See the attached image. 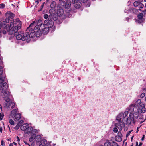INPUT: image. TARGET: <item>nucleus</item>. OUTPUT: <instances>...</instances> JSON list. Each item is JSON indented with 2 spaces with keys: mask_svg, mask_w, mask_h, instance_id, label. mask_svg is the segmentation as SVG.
Returning <instances> with one entry per match:
<instances>
[{
  "mask_svg": "<svg viewBox=\"0 0 146 146\" xmlns=\"http://www.w3.org/2000/svg\"><path fill=\"white\" fill-rule=\"evenodd\" d=\"M10 24L11 29L8 32L10 35H12L13 33L14 35L21 28V24L19 19H15L13 22H11Z\"/></svg>",
  "mask_w": 146,
  "mask_h": 146,
  "instance_id": "obj_1",
  "label": "nucleus"
},
{
  "mask_svg": "<svg viewBox=\"0 0 146 146\" xmlns=\"http://www.w3.org/2000/svg\"><path fill=\"white\" fill-rule=\"evenodd\" d=\"M64 11L63 9H60L58 11V14L53 13L50 14L49 15V19L50 20L52 19V21H56V23L58 24L61 23L62 21V19H61L64 16L63 15Z\"/></svg>",
  "mask_w": 146,
  "mask_h": 146,
  "instance_id": "obj_2",
  "label": "nucleus"
},
{
  "mask_svg": "<svg viewBox=\"0 0 146 146\" xmlns=\"http://www.w3.org/2000/svg\"><path fill=\"white\" fill-rule=\"evenodd\" d=\"M37 25V26H39L40 27L41 29H42L43 27H45L44 23H42V21L40 20H39L37 22H35L34 21H33V22L31 23L29 26L27 28V31H32L33 30V28L35 25Z\"/></svg>",
  "mask_w": 146,
  "mask_h": 146,
  "instance_id": "obj_3",
  "label": "nucleus"
},
{
  "mask_svg": "<svg viewBox=\"0 0 146 146\" xmlns=\"http://www.w3.org/2000/svg\"><path fill=\"white\" fill-rule=\"evenodd\" d=\"M123 113H121L119 114L117 117L116 120H117L119 123L115 124V125L116 127H118L119 125V127H118L119 129L121 131L122 129L125 127V124L124 122L122 121L121 118L122 116Z\"/></svg>",
  "mask_w": 146,
  "mask_h": 146,
  "instance_id": "obj_4",
  "label": "nucleus"
},
{
  "mask_svg": "<svg viewBox=\"0 0 146 146\" xmlns=\"http://www.w3.org/2000/svg\"><path fill=\"white\" fill-rule=\"evenodd\" d=\"M29 32L34 33L33 35V37L36 36V37H39L42 35L41 28L39 26H37V25L34 27L33 31Z\"/></svg>",
  "mask_w": 146,
  "mask_h": 146,
  "instance_id": "obj_5",
  "label": "nucleus"
},
{
  "mask_svg": "<svg viewBox=\"0 0 146 146\" xmlns=\"http://www.w3.org/2000/svg\"><path fill=\"white\" fill-rule=\"evenodd\" d=\"M26 33H23L22 36V41L26 40L27 42H29L31 38H33L34 37L33 36V33L29 32V31H27Z\"/></svg>",
  "mask_w": 146,
  "mask_h": 146,
  "instance_id": "obj_6",
  "label": "nucleus"
},
{
  "mask_svg": "<svg viewBox=\"0 0 146 146\" xmlns=\"http://www.w3.org/2000/svg\"><path fill=\"white\" fill-rule=\"evenodd\" d=\"M4 105V107L7 108V110H10L14 107L15 105L14 102H11L10 99H7L5 100Z\"/></svg>",
  "mask_w": 146,
  "mask_h": 146,
  "instance_id": "obj_7",
  "label": "nucleus"
},
{
  "mask_svg": "<svg viewBox=\"0 0 146 146\" xmlns=\"http://www.w3.org/2000/svg\"><path fill=\"white\" fill-rule=\"evenodd\" d=\"M44 26L51 28L53 26L54 23L52 19L50 20L49 18L48 19L46 20L44 22Z\"/></svg>",
  "mask_w": 146,
  "mask_h": 146,
  "instance_id": "obj_8",
  "label": "nucleus"
},
{
  "mask_svg": "<svg viewBox=\"0 0 146 146\" xmlns=\"http://www.w3.org/2000/svg\"><path fill=\"white\" fill-rule=\"evenodd\" d=\"M8 88L7 84L6 82L0 83V90L1 93L7 90Z\"/></svg>",
  "mask_w": 146,
  "mask_h": 146,
  "instance_id": "obj_9",
  "label": "nucleus"
},
{
  "mask_svg": "<svg viewBox=\"0 0 146 146\" xmlns=\"http://www.w3.org/2000/svg\"><path fill=\"white\" fill-rule=\"evenodd\" d=\"M142 112V111L140 109H138L137 111L135 112L133 114L132 117V121L133 123H135V119L137 118L138 117V114H140Z\"/></svg>",
  "mask_w": 146,
  "mask_h": 146,
  "instance_id": "obj_10",
  "label": "nucleus"
},
{
  "mask_svg": "<svg viewBox=\"0 0 146 146\" xmlns=\"http://www.w3.org/2000/svg\"><path fill=\"white\" fill-rule=\"evenodd\" d=\"M2 96L4 100H6L7 99H10L9 97L10 96V93L7 90H5L3 92Z\"/></svg>",
  "mask_w": 146,
  "mask_h": 146,
  "instance_id": "obj_11",
  "label": "nucleus"
},
{
  "mask_svg": "<svg viewBox=\"0 0 146 146\" xmlns=\"http://www.w3.org/2000/svg\"><path fill=\"white\" fill-rule=\"evenodd\" d=\"M72 2L76 8H79L80 7L81 3L78 0H72Z\"/></svg>",
  "mask_w": 146,
  "mask_h": 146,
  "instance_id": "obj_12",
  "label": "nucleus"
},
{
  "mask_svg": "<svg viewBox=\"0 0 146 146\" xmlns=\"http://www.w3.org/2000/svg\"><path fill=\"white\" fill-rule=\"evenodd\" d=\"M137 17L138 19L137 22L138 23H141L144 21V19L143 17V14L141 13H139L137 15Z\"/></svg>",
  "mask_w": 146,
  "mask_h": 146,
  "instance_id": "obj_13",
  "label": "nucleus"
},
{
  "mask_svg": "<svg viewBox=\"0 0 146 146\" xmlns=\"http://www.w3.org/2000/svg\"><path fill=\"white\" fill-rule=\"evenodd\" d=\"M49 28L48 27H47L45 26V27H43L42 29H41V31H42V33L44 35H46L49 32Z\"/></svg>",
  "mask_w": 146,
  "mask_h": 146,
  "instance_id": "obj_14",
  "label": "nucleus"
},
{
  "mask_svg": "<svg viewBox=\"0 0 146 146\" xmlns=\"http://www.w3.org/2000/svg\"><path fill=\"white\" fill-rule=\"evenodd\" d=\"M29 125L27 123H25L23 125L20 127V129L22 131H25L27 130L29 128Z\"/></svg>",
  "mask_w": 146,
  "mask_h": 146,
  "instance_id": "obj_15",
  "label": "nucleus"
},
{
  "mask_svg": "<svg viewBox=\"0 0 146 146\" xmlns=\"http://www.w3.org/2000/svg\"><path fill=\"white\" fill-rule=\"evenodd\" d=\"M133 113L130 112L129 114V117L127 118V124L130 125L131 124L132 120Z\"/></svg>",
  "mask_w": 146,
  "mask_h": 146,
  "instance_id": "obj_16",
  "label": "nucleus"
},
{
  "mask_svg": "<svg viewBox=\"0 0 146 146\" xmlns=\"http://www.w3.org/2000/svg\"><path fill=\"white\" fill-rule=\"evenodd\" d=\"M128 13H133L134 14H136L138 12V10L135 8H130L128 11Z\"/></svg>",
  "mask_w": 146,
  "mask_h": 146,
  "instance_id": "obj_17",
  "label": "nucleus"
},
{
  "mask_svg": "<svg viewBox=\"0 0 146 146\" xmlns=\"http://www.w3.org/2000/svg\"><path fill=\"white\" fill-rule=\"evenodd\" d=\"M14 36L16 37V38L18 40H20L21 39L22 40V36L23 35H21L19 34V32L18 31L17 32H16L14 34Z\"/></svg>",
  "mask_w": 146,
  "mask_h": 146,
  "instance_id": "obj_18",
  "label": "nucleus"
},
{
  "mask_svg": "<svg viewBox=\"0 0 146 146\" xmlns=\"http://www.w3.org/2000/svg\"><path fill=\"white\" fill-rule=\"evenodd\" d=\"M21 116V114L20 113H19L16 114L13 117L15 121H18L20 119Z\"/></svg>",
  "mask_w": 146,
  "mask_h": 146,
  "instance_id": "obj_19",
  "label": "nucleus"
},
{
  "mask_svg": "<svg viewBox=\"0 0 146 146\" xmlns=\"http://www.w3.org/2000/svg\"><path fill=\"white\" fill-rule=\"evenodd\" d=\"M41 137L40 135H35V141H36V142L39 143L41 141Z\"/></svg>",
  "mask_w": 146,
  "mask_h": 146,
  "instance_id": "obj_20",
  "label": "nucleus"
},
{
  "mask_svg": "<svg viewBox=\"0 0 146 146\" xmlns=\"http://www.w3.org/2000/svg\"><path fill=\"white\" fill-rule=\"evenodd\" d=\"M15 15L12 13L9 12V14L8 16V18L10 19V21H12L13 20Z\"/></svg>",
  "mask_w": 146,
  "mask_h": 146,
  "instance_id": "obj_21",
  "label": "nucleus"
},
{
  "mask_svg": "<svg viewBox=\"0 0 146 146\" xmlns=\"http://www.w3.org/2000/svg\"><path fill=\"white\" fill-rule=\"evenodd\" d=\"M33 128L31 127H29V126L27 130V133H32V131H33Z\"/></svg>",
  "mask_w": 146,
  "mask_h": 146,
  "instance_id": "obj_22",
  "label": "nucleus"
},
{
  "mask_svg": "<svg viewBox=\"0 0 146 146\" xmlns=\"http://www.w3.org/2000/svg\"><path fill=\"white\" fill-rule=\"evenodd\" d=\"M35 134H33L29 138V141L30 142L32 141L33 140H35Z\"/></svg>",
  "mask_w": 146,
  "mask_h": 146,
  "instance_id": "obj_23",
  "label": "nucleus"
},
{
  "mask_svg": "<svg viewBox=\"0 0 146 146\" xmlns=\"http://www.w3.org/2000/svg\"><path fill=\"white\" fill-rule=\"evenodd\" d=\"M71 3L70 2H68L66 3L64 8L67 9H69L71 5Z\"/></svg>",
  "mask_w": 146,
  "mask_h": 146,
  "instance_id": "obj_24",
  "label": "nucleus"
},
{
  "mask_svg": "<svg viewBox=\"0 0 146 146\" xmlns=\"http://www.w3.org/2000/svg\"><path fill=\"white\" fill-rule=\"evenodd\" d=\"M3 73H0V83L4 82L5 80L4 77L2 76Z\"/></svg>",
  "mask_w": 146,
  "mask_h": 146,
  "instance_id": "obj_25",
  "label": "nucleus"
},
{
  "mask_svg": "<svg viewBox=\"0 0 146 146\" xmlns=\"http://www.w3.org/2000/svg\"><path fill=\"white\" fill-rule=\"evenodd\" d=\"M17 112V110L16 109H14L13 110H12L11 112V115L13 117L15 114H16V113Z\"/></svg>",
  "mask_w": 146,
  "mask_h": 146,
  "instance_id": "obj_26",
  "label": "nucleus"
},
{
  "mask_svg": "<svg viewBox=\"0 0 146 146\" xmlns=\"http://www.w3.org/2000/svg\"><path fill=\"white\" fill-rule=\"evenodd\" d=\"M115 140L117 141L120 142L122 141V138L117 136H116L115 137Z\"/></svg>",
  "mask_w": 146,
  "mask_h": 146,
  "instance_id": "obj_27",
  "label": "nucleus"
},
{
  "mask_svg": "<svg viewBox=\"0 0 146 146\" xmlns=\"http://www.w3.org/2000/svg\"><path fill=\"white\" fill-rule=\"evenodd\" d=\"M110 142L111 146H118V144L116 142L111 141Z\"/></svg>",
  "mask_w": 146,
  "mask_h": 146,
  "instance_id": "obj_28",
  "label": "nucleus"
},
{
  "mask_svg": "<svg viewBox=\"0 0 146 146\" xmlns=\"http://www.w3.org/2000/svg\"><path fill=\"white\" fill-rule=\"evenodd\" d=\"M66 3L65 1H60V5H61L62 8H64V7L66 4Z\"/></svg>",
  "mask_w": 146,
  "mask_h": 146,
  "instance_id": "obj_29",
  "label": "nucleus"
},
{
  "mask_svg": "<svg viewBox=\"0 0 146 146\" xmlns=\"http://www.w3.org/2000/svg\"><path fill=\"white\" fill-rule=\"evenodd\" d=\"M56 3L55 1H52L51 3L50 7L52 9H54Z\"/></svg>",
  "mask_w": 146,
  "mask_h": 146,
  "instance_id": "obj_30",
  "label": "nucleus"
},
{
  "mask_svg": "<svg viewBox=\"0 0 146 146\" xmlns=\"http://www.w3.org/2000/svg\"><path fill=\"white\" fill-rule=\"evenodd\" d=\"M129 113L128 111H126L124 112L123 114L122 117L123 118H125Z\"/></svg>",
  "mask_w": 146,
  "mask_h": 146,
  "instance_id": "obj_31",
  "label": "nucleus"
},
{
  "mask_svg": "<svg viewBox=\"0 0 146 146\" xmlns=\"http://www.w3.org/2000/svg\"><path fill=\"white\" fill-rule=\"evenodd\" d=\"M139 2L137 1H135L134 3H133V5L134 6L137 7L139 6Z\"/></svg>",
  "mask_w": 146,
  "mask_h": 146,
  "instance_id": "obj_32",
  "label": "nucleus"
},
{
  "mask_svg": "<svg viewBox=\"0 0 146 146\" xmlns=\"http://www.w3.org/2000/svg\"><path fill=\"white\" fill-rule=\"evenodd\" d=\"M104 146H111V142L109 141L105 142L104 144Z\"/></svg>",
  "mask_w": 146,
  "mask_h": 146,
  "instance_id": "obj_33",
  "label": "nucleus"
},
{
  "mask_svg": "<svg viewBox=\"0 0 146 146\" xmlns=\"http://www.w3.org/2000/svg\"><path fill=\"white\" fill-rule=\"evenodd\" d=\"M119 130V132H118L117 136L119 137L122 138L123 136L121 133V131H120V130Z\"/></svg>",
  "mask_w": 146,
  "mask_h": 146,
  "instance_id": "obj_34",
  "label": "nucleus"
},
{
  "mask_svg": "<svg viewBox=\"0 0 146 146\" xmlns=\"http://www.w3.org/2000/svg\"><path fill=\"white\" fill-rule=\"evenodd\" d=\"M45 4V2H44L41 5V6L40 7V9L39 10H38V11H42V9L43 8L44 6V4Z\"/></svg>",
  "mask_w": 146,
  "mask_h": 146,
  "instance_id": "obj_35",
  "label": "nucleus"
},
{
  "mask_svg": "<svg viewBox=\"0 0 146 146\" xmlns=\"http://www.w3.org/2000/svg\"><path fill=\"white\" fill-rule=\"evenodd\" d=\"M139 105L141 106V107L142 108V109L145 107V104H144L143 102H141L140 103Z\"/></svg>",
  "mask_w": 146,
  "mask_h": 146,
  "instance_id": "obj_36",
  "label": "nucleus"
},
{
  "mask_svg": "<svg viewBox=\"0 0 146 146\" xmlns=\"http://www.w3.org/2000/svg\"><path fill=\"white\" fill-rule=\"evenodd\" d=\"M6 29L8 32L9 30L11 28L10 25H7L6 26Z\"/></svg>",
  "mask_w": 146,
  "mask_h": 146,
  "instance_id": "obj_37",
  "label": "nucleus"
},
{
  "mask_svg": "<svg viewBox=\"0 0 146 146\" xmlns=\"http://www.w3.org/2000/svg\"><path fill=\"white\" fill-rule=\"evenodd\" d=\"M9 122L11 125H13L14 124V122L12 119H9Z\"/></svg>",
  "mask_w": 146,
  "mask_h": 146,
  "instance_id": "obj_38",
  "label": "nucleus"
},
{
  "mask_svg": "<svg viewBox=\"0 0 146 146\" xmlns=\"http://www.w3.org/2000/svg\"><path fill=\"white\" fill-rule=\"evenodd\" d=\"M24 121L23 120H21L18 123V124L20 126L23 123Z\"/></svg>",
  "mask_w": 146,
  "mask_h": 146,
  "instance_id": "obj_39",
  "label": "nucleus"
},
{
  "mask_svg": "<svg viewBox=\"0 0 146 146\" xmlns=\"http://www.w3.org/2000/svg\"><path fill=\"white\" fill-rule=\"evenodd\" d=\"M144 7V5L143 4L141 3H140L139 7L140 8H143Z\"/></svg>",
  "mask_w": 146,
  "mask_h": 146,
  "instance_id": "obj_40",
  "label": "nucleus"
},
{
  "mask_svg": "<svg viewBox=\"0 0 146 146\" xmlns=\"http://www.w3.org/2000/svg\"><path fill=\"white\" fill-rule=\"evenodd\" d=\"M20 126V125L17 124V125L15 127L14 129L16 130H17L19 128Z\"/></svg>",
  "mask_w": 146,
  "mask_h": 146,
  "instance_id": "obj_41",
  "label": "nucleus"
},
{
  "mask_svg": "<svg viewBox=\"0 0 146 146\" xmlns=\"http://www.w3.org/2000/svg\"><path fill=\"white\" fill-rule=\"evenodd\" d=\"M118 129L117 127H114L113 128V132L115 133H117L118 132Z\"/></svg>",
  "mask_w": 146,
  "mask_h": 146,
  "instance_id": "obj_42",
  "label": "nucleus"
},
{
  "mask_svg": "<svg viewBox=\"0 0 146 146\" xmlns=\"http://www.w3.org/2000/svg\"><path fill=\"white\" fill-rule=\"evenodd\" d=\"M44 17L45 19H47L48 18H49V16L48 14H45L44 15Z\"/></svg>",
  "mask_w": 146,
  "mask_h": 146,
  "instance_id": "obj_43",
  "label": "nucleus"
},
{
  "mask_svg": "<svg viewBox=\"0 0 146 146\" xmlns=\"http://www.w3.org/2000/svg\"><path fill=\"white\" fill-rule=\"evenodd\" d=\"M5 7V5L4 4L2 3L0 4V8H3Z\"/></svg>",
  "mask_w": 146,
  "mask_h": 146,
  "instance_id": "obj_44",
  "label": "nucleus"
},
{
  "mask_svg": "<svg viewBox=\"0 0 146 146\" xmlns=\"http://www.w3.org/2000/svg\"><path fill=\"white\" fill-rule=\"evenodd\" d=\"M145 93H142L141 96H140V98H143L145 96Z\"/></svg>",
  "mask_w": 146,
  "mask_h": 146,
  "instance_id": "obj_45",
  "label": "nucleus"
},
{
  "mask_svg": "<svg viewBox=\"0 0 146 146\" xmlns=\"http://www.w3.org/2000/svg\"><path fill=\"white\" fill-rule=\"evenodd\" d=\"M3 70L2 67L0 66V73H3Z\"/></svg>",
  "mask_w": 146,
  "mask_h": 146,
  "instance_id": "obj_46",
  "label": "nucleus"
},
{
  "mask_svg": "<svg viewBox=\"0 0 146 146\" xmlns=\"http://www.w3.org/2000/svg\"><path fill=\"white\" fill-rule=\"evenodd\" d=\"M42 0H34L35 1V3H36V5H37L38 4V1H40Z\"/></svg>",
  "mask_w": 146,
  "mask_h": 146,
  "instance_id": "obj_47",
  "label": "nucleus"
},
{
  "mask_svg": "<svg viewBox=\"0 0 146 146\" xmlns=\"http://www.w3.org/2000/svg\"><path fill=\"white\" fill-rule=\"evenodd\" d=\"M1 145L2 146H4L5 145V142L3 140L1 141Z\"/></svg>",
  "mask_w": 146,
  "mask_h": 146,
  "instance_id": "obj_48",
  "label": "nucleus"
},
{
  "mask_svg": "<svg viewBox=\"0 0 146 146\" xmlns=\"http://www.w3.org/2000/svg\"><path fill=\"white\" fill-rule=\"evenodd\" d=\"M132 131V130H131L128 132L127 133L126 135V137H127L129 135Z\"/></svg>",
  "mask_w": 146,
  "mask_h": 146,
  "instance_id": "obj_49",
  "label": "nucleus"
},
{
  "mask_svg": "<svg viewBox=\"0 0 146 146\" xmlns=\"http://www.w3.org/2000/svg\"><path fill=\"white\" fill-rule=\"evenodd\" d=\"M141 100L140 99H138L137 101H136V103L138 104H140V103H141Z\"/></svg>",
  "mask_w": 146,
  "mask_h": 146,
  "instance_id": "obj_50",
  "label": "nucleus"
},
{
  "mask_svg": "<svg viewBox=\"0 0 146 146\" xmlns=\"http://www.w3.org/2000/svg\"><path fill=\"white\" fill-rule=\"evenodd\" d=\"M129 111L130 112H133L134 111V108H131L129 110Z\"/></svg>",
  "mask_w": 146,
  "mask_h": 146,
  "instance_id": "obj_51",
  "label": "nucleus"
},
{
  "mask_svg": "<svg viewBox=\"0 0 146 146\" xmlns=\"http://www.w3.org/2000/svg\"><path fill=\"white\" fill-rule=\"evenodd\" d=\"M6 23H8L9 22V20H10V19L8 17L7 18H6Z\"/></svg>",
  "mask_w": 146,
  "mask_h": 146,
  "instance_id": "obj_52",
  "label": "nucleus"
},
{
  "mask_svg": "<svg viewBox=\"0 0 146 146\" xmlns=\"http://www.w3.org/2000/svg\"><path fill=\"white\" fill-rule=\"evenodd\" d=\"M145 138V135H143V136L142 137L141 139V140L143 141L144 140Z\"/></svg>",
  "mask_w": 146,
  "mask_h": 146,
  "instance_id": "obj_53",
  "label": "nucleus"
},
{
  "mask_svg": "<svg viewBox=\"0 0 146 146\" xmlns=\"http://www.w3.org/2000/svg\"><path fill=\"white\" fill-rule=\"evenodd\" d=\"M2 33L4 34H5L6 33V32L4 30L2 31Z\"/></svg>",
  "mask_w": 146,
  "mask_h": 146,
  "instance_id": "obj_54",
  "label": "nucleus"
},
{
  "mask_svg": "<svg viewBox=\"0 0 146 146\" xmlns=\"http://www.w3.org/2000/svg\"><path fill=\"white\" fill-rule=\"evenodd\" d=\"M2 24L1 22L0 21V28H1V27H2Z\"/></svg>",
  "mask_w": 146,
  "mask_h": 146,
  "instance_id": "obj_55",
  "label": "nucleus"
},
{
  "mask_svg": "<svg viewBox=\"0 0 146 146\" xmlns=\"http://www.w3.org/2000/svg\"><path fill=\"white\" fill-rule=\"evenodd\" d=\"M17 141H18V142H19L20 140V139L19 138V137H18V136H17Z\"/></svg>",
  "mask_w": 146,
  "mask_h": 146,
  "instance_id": "obj_56",
  "label": "nucleus"
},
{
  "mask_svg": "<svg viewBox=\"0 0 146 146\" xmlns=\"http://www.w3.org/2000/svg\"><path fill=\"white\" fill-rule=\"evenodd\" d=\"M24 142L26 145H28L29 146H30V145L29 144H28L26 142Z\"/></svg>",
  "mask_w": 146,
  "mask_h": 146,
  "instance_id": "obj_57",
  "label": "nucleus"
},
{
  "mask_svg": "<svg viewBox=\"0 0 146 146\" xmlns=\"http://www.w3.org/2000/svg\"><path fill=\"white\" fill-rule=\"evenodd\" d=\"M6 23V21H3V24L4 25H6V23Z\"/></svg>",
  "mask_w": 146,
  "mask_h": 146,
  "instance_id": "obj_58",
  "label": "nucleus"
},
{
  "mask_svg": "<svg viewBox=\"0 0 146 146\" xmlns=\"http://www.w3.org/2000/svg\"><path fill=\"white\" fill-rule=\"evenodd\" d=\"M2 130H3V129H2V127H1L0 128V132L1 133H2Z\"/></svg>",
  "mask_w": 146,
  "mask_h": 146,
  "instance_id": "obj_59",
  "label": "nucleus"
},
{
  "mask_svg": "<svg viewBox=\"0 0 146 146\" xmlns=\"http://www.w3.org/2000/svg\"><path fill=\"white\" fill-rule=\"evenodd\" d=\"M142 144V143L141 142H140L139 143V145H138V146H141Z\"/></svg>",
  "mask_w": 146,
  "mask_h": 146,
  "instance_id": "obj_60",
  "label": "nucleus"
},
{
  "mask_svg": "<svg viewBox=\"0 0 146 146\" xmlns=\"http://www.w3.org/2000/svg\"><path fill=\"white\" fill-rule=\"evenodd\" d=\"M9 146H13V144L12 143H11L9 144Z\"/></svg>",
  "mask_w": 146,
  "mask_h": 146,
  "instance_id": "obj_61",
  "label": "nucleus"
},
{
  "mask_svg": "<svg viewBox=\"0 0 146 146\" xmlns=\"http://www.w3.org/2000/svg\"><path fill=\"white\" fill-rule=\"evenodd\" d=\"M138 142H136V146H138Z\"/></svg>",
  "mask_w": 146,
  "mask_h": 146,
  "instance_id": "obj_62",
  "label": "nucleus"
},
{
  "mask_svg": "<svg viewBox=\"0 0 146 146\" xmlns=\"http://www.w3.org/2000/svg\"><path fill=\"white\" fill-rule=\"evenodd\" d=\"M37 131V130L36 129H34L33 131V132H35V133H36Z\"/></svg>",
  "mask_w": 146,
  "mask_h": 146,
  "instance_id": "obj_63",
  "label": "nucleus"
},
{
  "mask_svg": "<svg viewBox=\"0 0 146 146\" xmlns=\"http://www.w3.org/2000/svg\"><path fill=\"white\" fill-rule=\"evenodd\" d=\"M13 143L15 145H17V143H15V142H13Z\"/></svg>",
  "mask_w": 146,
  "mask_h": 146,
  "instance_id": "obj_64",
  "label": "nucleus"
}]
</instances>
